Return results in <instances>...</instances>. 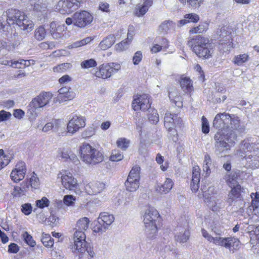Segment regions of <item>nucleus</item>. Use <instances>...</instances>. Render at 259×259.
Returning <instances> with one entry per match:
<instances>
[{"label":"nucleus","mask_w":259,"mask_h":259,"mask_svg":"<svg viewBox=\"0 0 259 259\" xmlns=\"http://www.w3.org/2000/svg\"><path fill=\"white\" fill-rule=\"evenodd\" d=\"M232 189L230 193L233 194L236 198H240L241 186L237 185L235 187H231Z\"/></svg>","instance_id":"63"},{"label":"nucleus","mask_w":259,"mask_h":259,"mask_svg":"<svg viewBox=\"0 0 259 259\" xmlns=\"http://www.w3.org/2000/svg\"><path fill=\"white\" fill-rule=\"evenodd\" d=\"M105 188V184L100 182L91 183L87 185L85 190L89 195H96L101 192Z\"/></svg>","instance_id":"20"},{"label":"nucleus","mask_w":259,"mask_h":259,"mask_svg":"<svg viewBox=\"0 0 259 259\" xmlns=\"http://www.w3.org/2000/svg\"><path fill=\"white\" fill-rule=\"evenodd\" d=\"M201 232L202 236L206 238L208 241L212 242L216 245V242L219 241L220 237H213L211 236L205 229H202Z\"/></svg>","instance_id":"50"},{"label":"nucleus","mask_w":259,"mask_h":259,"mask_svg":"<svg viewBox=\"0 0 259 259\" xmlns=\"http://www.w3.org/2000/svg\"><path fill=\"white\" fill-rule=\"evenodd\" d=\"M26 172L25 163L20 161L16 165L15 168L12 170L10 175L11 178L14 182L18 183L24 178Z\"/></svg>","instance_id":"16"},{"label":"nucleus","mask_w":259,"mask_h":259,"mask_svg":"<svg viewBox=\"0 0 259 259\" xmlns=\"http://www.w3.org/2000/svg\"><path fill=\"white\" fill-rule=\"evenodd\" d=\"M81 159L88 164H95L104 159L103 154L87 143H83L79 148Z\"/></svg>","instance_id":"3"},{"label":"nucleus","mask_w":259,"mask_h":259,"mask_svg":"<svg viewBox=\"0 0 259 259\" xmlns=\"http://www.w3.org/2000/svg\"><path fill=\"white\" fill-rule=\"evenodd\" d=\"M41 241L46 247H52L54 244V239L48 234H42Z\"/></svg>","instance_id":"40"},{"label":"nucleus","mask_w":259,"mask_h":259,"mask_svg":"<svg viewBox=\"0 0 259 259\" xmlns=\"http://www.w3.org/2000/svg\"><path fill=\"white\" fill-rule=\"evenodd\" d=\"M22 237L25 242L30 246L34 247L36 245L35 241L33 240L32 237L28 234L27 232H25L22 234Z\"/></svg>","instance_id":"48"},{"label":"nucleus","mask_w":259,"mask_h":259,"mask_svg":"<svg viewBox=\"0 0 259 259\" xmlns=\"http://www.w3.org/2000/svg\"><path fill=\"white\" fill-rule=\"evenodd\" d=\"M252 146L246 142L243 141L240 147V150L238 154L239 156L245 158L248 163V166L252 168L259 167V155H257V151H251Z\"/></svg>","instance_id":"4"},{"label":"nucleus","mask_w":259,"mask_h":259,"mask_svg":"<svg viewBox=\"0 0 259 259\" xmlns=\"http://www.w3.org/2000/svg\"><path fill=\"white\" fill-rule=\"evenodd\" d=\"M151 5H148L144 3L142 4H139L136 6L135 8V14L138 17H141L143 16L148 11L149 8Z\"/></svg>","instance_id":"30"},{"label":"nucleus","mask_w":259,"mask_h":259,"mask_svg":"<svg viewBox=\"0 0 259 259\" xmlns=\"http://www.w3.org/2000/svg\"><path fill=\"white\" fill-rule=\"evenodd\" d=\"M228 113L224 112L217 114L213 121V126L220 131H226L227 122H228Z\"/></svg>","instance_id":"18"},{"label":"nucleus","mask_w":259,"mask_h":259,"mask_svg":"<svg viewBox=\"0 0 259 259\" xmlns=\"http://www.w3.org/2000/svg\"><path fill=\"white\" fill-rule=\"evenodd\" d=\"M120 69L121 66L117 63H104L97 68L94 75L98 78L105 79L110 77Z\"/></svg>","instance_id":"7"},{"label":"nucleus","mask_w":259,"mask_h":259,"mask_svg":"<svg viewBox=\"0 0 259 259\" xmlns=\"http://www.w3.org/2000/svg\"><path fill=\"white\" fill-rule=\"evenodd\" d=\"M132 106L135 111L139 110L145 111L149 109L150 104L149 96L146 94L139 95L134 100Z\"/></svg>","instance_id":"15"},{"label":"nucleus","mask_w":259,"mask_h":259,"mask_svg":"<svg viewBox=\"0 0 259 259\" xmlns=\"http://www.w3.org/2000/svg\"><path fill=\"white\" fill-rule=\"evenodd\" d=\"M207 24H201L197 27H194L189 30V32L192 34L201 33L206 30Z\"/></svg>","instance_id":"49"},{"label":"nucleus","mask_w":259,"mask_h":259,"mask_svg":"<svg viewBox=\"0 0 259 259\" xmlns=\"http://www.w3.org/2000/svg\"><path fill=\"white\" fill-rule=\"evenodd\" d=\"M175 24L171 21H165L161 23L158 28V31L161 34L167 33L168 31L175 28Z\"/></svg>","instance_id":"29"},{"label":"nucleus","mask_w":259,"mask_h":259,"mask_svg":"<svg viewBox=\"0 0 259 259\" xmlns=\"http://www.w3.org/2000/svg\"><path fill=\"white\" fill-rule=\"evenodd\" d=\"M35 202L36 205L40 208L48 207L50 204V201L45 197H42L41 199L36 200Z\"/></svg>","instance_id":"55"},{"label":"nucleus","mask_w":259,"mask_h":259,"mask_svg":"<svg viewBox=\"0 0 259 259\" xmlns=\"http://www.w3.org/2000/svg\"><path fill=\"white\" fill-rule=\"evenodd\" d=\"M17 46L18 45L17 44L7 42L3 40H0V50L6 49L8 51H12L15 49Z\"/></svg>","instance_id":"45"},{"label":"nucleus","mask_w":259,"mask_h":259,"mask_svg":"<svg viewBox=\"0 0 259 259\" xmlns=\"http://www.w3.org/2000/svg\"><path fill=\"white\" fill-rule=\"evenodd\" d=\"M93 38L92 37H87L83 39L76 41L69 46L70 48H76L90 43Z\"/></svg>","instance_id":"37"},{"label":"nucleus","mask_w":259,"mask_h":259,"mask_svg":"<svg viewBox=\"0 0 259 259\" xmlns=\"http://www.w3.org/2000/svg\"><path fill=\"white\" fill-rule=\"evenodd\" d=\"M219 240V241L216 242L217 245L224 247L233 252L234 250L238 249L240 245L239 240L233 237L224 238L220 237Z\"/></svg>","instance_id":"11"},{"label":"nucleus","mask_w":259,"mask_h":259,"mask_svg":"<svg viewBox=\"0 0 259 259\" xmlns=\"http://www.w3.org/2000/svg\"><path fill=\"white\" fill-rule=\"evenodd\" d=\"M85 235L84 232L76 231L74 234V247L78 252L82 253L86 250Z\"/></svg>","instance_id":"17"},{"label":"nucleus","mask_w":259,"mask_h":259,"mask_svg":"<svg viewBox=\"0 0 259 259\" xmlns=\"http://www.w3.org/2000/svg\"><path fill=\"white\" fill-rule=\"evenodd\" d=\"M52 97V93L50 92H41L32 100L30 106L35 109L42 108L49 103Z\"/></svg>","instance_id":"14"},{"label":"nucleus","mask_w":259,"mask_h":259,"mask_svg":"<svg viewBox=\"0 0 259 259\" xmlns=\"http://www.w3.org/2000/svg\"><path fill=\"white\" fill-rule=\"evenodd\" d=\"M85 125V118L81 116L75 115L69 121L67 130V132L72 135L75 134Z\"/></svg>","instance_id":"10"},{"label":"nucleus","mask_w":259,"mask_h":259,"mask_svg":"<svg viewBox=\"0 0 259 259\" xmlns=\"http://www.w3.org/2000/svg\"><path fill=\"white\" fill-rule=\"evenodd\" d=\"M11 24L3 23H2L0 25L1 32L5 36H7L8 34L12 31L11 27Z\"/></svg>","instance_id":"53"},{"label":"nucleus","mask_w":259,"mask_h":259,"mask_svg":"<svg viewBox=\"0 0 259 259\" xmlns=\"http://www.w3.org/2000/svg\"><path fill=\"white\" fill-rule=\"evenodd\" d=\"M190 232L188 230H185L184 232H180L179 234L175 236L176 240L180 243L186 242L189 238Z\"/></svg>","instance_id":"39"},{"label":"nucleus","mask_w":259,"mask_h":259,"mask_svg":"<svg viewBox=\"0 0 259 259\" xmlns=\"http://www.w3.org/2000/svg\"><path fill=\"white\" fill-rule=\"evenodd\" d=\"M115 41L113 35H109L104 39L99 44V47L102 50H106L110 48Z\"/></svg>","instance_id":"27"},{"label":"nucleus","mask_w":259,"mask_h":259,"mask_svg":"<svg viewBox=\"0 0 259 259\" xmlns=\"http://www.w3.org/2000/svg\"><path fill=\"white\" fill-rule=\"evenodd\" d=\"M117 146L122 150H126L130 144V141L125 138H119L116 142Z\"/></svg>","instance_id":"46"},{"label":"nucleus","mask_w":259,"mask_h":259,"mask_svg":"<svg viewBox=\"0 0 259 259\" xmlns=\"http://www.w3.org/2000/svg\"><path fill=\"white\" fill-rule=\"evenodd\" d=\"M114 217L107 212H102L98 218V224L94 227V231L97 233H103L112 224Z\"/></svg>","instance_id":"9"},{"label":"nucleus","mask_w":259,"mask_h":259,"mask_svg":"<svg viewBox=\"0 0 259 259\" xmlns=\"http://www.w3.org/2000/svg\"><path fill=\"white\" fill-rule=\"evenodd\" d=\"M33 10L38 12H44L47 9V5L43 2V0H41V2H36L35 5L33 7Z\"/></svg>","instance_id":"60"},{"label":"nucleus","mask_w":259,"mask_h":259,"mask_svg":"<svg viewBox=\"0 0 259 259\" xmlns=\"http://www.w3.org/2000/svg\"><path fill=\"white\" fill-rule=\"evenodd\" d=\"M24 12L19 10L10 9L6 12V15H5L4 16L6 17L7 23L17 24L18 21H19L21 18L24 17Z\"/></svg>","instance_id":"19"},{"label":"nucleus","mask_w":259,"mask_h":259,"mask_svg":"<svg viewBox=\"0 0 259 259\" xmlns=\"http://www.w3.org/2000/svg\"><path fill=\"white\" fill-rule=\"evenodd\" d=\"M92 21V16L85 11L76 12L74 14V25L78 27H84L90 24Z\"/></svg>","instance_id":"12"},{"label":"nucleus","mask_w":259,"mask_h":259,"mask_svg":"<svg viewBox=\"0 0 259 259\" xmlns=\"http://www.w3.org/2000/svg\"><path fill=\"white\" fill-rule=\"evenodd\" d=\"M89 220L86 218L79 220L76 224V231H82L86 230L89 227Z\"/></svg>","instance_id":"33"},{"label":"nucleus","mask_w":259,"mask_h":259,"mask_svg":"<svg viewBox=\"0 0 259 259\" xmlns=\"http://www.w3.org/2000/svg\"><path fill=\"white\" fill-rule=\"evenodd\" d=\"M202 191L205 203L213 211H218L222 206V199L220 195H213L217 192L215 188L211 186Z\"/></svg>","instance_id":"5"},{"label":"nucleus","mask_w":259,"mask_h":259,"mask_svg":"<svg viewBox=\"0 0 259 259\" xmlns=\"http://www.w3.org/2000/svg\"><path fill=\"white\" fill-rule=\"evenodd\" d=\"M17 25L21 30L27 32H31L33 30L34 25L33 22L25 14L24 17L18 21Z\"/></svg>","instance_id":"21"},{"label":"nucleus","mask_w":259,"mask_h":259,"mask_svg":"<svg viewBox=\"0 0 259 259\" xmlns=\"http://www.w3.org/2000/svg\"><path fill=\"white\" fill-rule=\"evenodd\" d=\"M66 0H60L58 2L56 6V9L57 11L62 14H69L68 6Z\"/></svg>","instance_id":"35"},{"label":"nucleus","mask_w":259,"mask_h":259,"mask_svg":"<svg viewBox=\"0 0 259 259\" xmlns=\"http://www.w3.org/2000/svg\"><path fill=\"white\" fill-rule=\"evenodd\" d=\"M123 158V154L118 150H114L112 151L110 157V159L113 161H119Z\"/></svg>","instance_id":"51"},{"label":"nucleus","mask_w":259,"mask_h":259,"mask_svg":"<svg viewBox=\"0 0 259 259\" xmlns=\"http://www.w3.org/2000/svg\"><path fill=\"white\" fill-rule=\"evenodd\" d=\"M33 10L38 12H44L47 9V5L43 2V0H41V2H36L35 5L33 7Z\"/></svg>","instance_id":"59"},{"label":"nucleus","mask_w":259,"mask_h":259,"mask_svg":"<svg viewBox=\"0 0 259 259\" xmlns=\"http://www.w3.org/2000/svg\"><path fill=\"white\" fill-rule=\"evenodd\" d=\"M232 48H233L232 40H230L229 42L227 41H220L219 49L223 52H228Z\"/></svg>","instance_id":"41"},{"label":"nucleus","mask_w":259,"mask_h":259,"mask_svg":"<svg viewBox=\"0 0 259 259\" xmlns=\"http://www.w3.org/2000/svg\"><path fill=\"white\" fill-rule=\"evenodd\" d=\"M148 119L153 124L158 122L159 121V115L157 111L155 109H150L149 110Z\"/></svg>","instance_id":"44"},{"label":"nucleus","mask_w":259,"mask_h":259,"mask_svg":"<svg viewBox=\"0 0 259 259\" xmlns=\"http://www.w3.org/2000/svg\"><path fill=\"white\" fill-rule=\"evenodd\" d=\"M187 45L200 58L208 59L212 57L213 53L212 45L207 38L197 35L189 40Z\"/></svg>","instance_id":"2"},{"label":"nucleus","mask_w":259,"mask_h":259,"mask_svg":"<svg viewBox=\"0 0 259 259\" xmlns=\"http://www.w3.org/2000/svg\"><path fill=\"white\" fill-rule=\"evenodd\" d=\"M238 174L236 172L232 171L230 174L225 176V180L228 185L230 187H235L239 185L238 182Z\"/></svg>","instance_id":"28"},{"label":"nucleus","mask_w":259,"mask_h":259,"mask_svg":"<svg viewBox=\"0 0 259 259\" xmlns=\"http://www.w3.org/2000/svg\"><path fill=\"white\" fill-rule=\"evenodd\" d=\"M58 176L61 177L62 184L66 189L73 190L77 188V181L70 172L66 170L62 171Z\"/></svg>","instance_id":"13"},{"label":"nucleus","mask_w":259,"mask_h":259,"mask_svg":"<svg viewBox=\"0 0 259 259\" xmlns=\"http://www.w3.org/2000/svg\"><path fill=\"white\" fill-rule=\"evenodd\" d=\"M180 85L182 89L185 92L190 93L193 90L192 80L184 75L181 77Z\"/></svg>","instance_id":"25"},{"label":"nucleus","mask_w":259,"mask_h":259,"mask_svg":"<svg viewBox=\"0 0 259 259\" xmlns=\"http://www.w3.org/2000/svg\"><path fill=\"white\" fill-rule=\"evenodd\" d=\"M199 20V16L195 13L185 15L184 19L178 21L180 26L184 25L188 23H196Z\"/></svg>","instance_id":"26"},{"label":"nucleus","mask_w":259,"mask_h":259,"mask_svg":"<svg viewBox=\"0 0 259 259\" xmlns=\"http://www.w3.org/2000/svg\"><path fill=\"white\" fill-rule=\"evenodd\" d=\"M12 194L15 197H20L25 195V189L21 188L19 186H15Z\"/></svg>","instance_id":"54"},{"label":"nucleus","mask_w":259,"mask_h":259,"mask_svg":"<svg viewBox=\"0 0 259 259\" xmlns=\"http://www.w3.org/2000/svg\"><path fill=\"white\" fill-rule=\"evenodd\" d=\"M169 98L176 106L178 107L182 106V103L180 101L181 97L178 96V92L175 88L172 89V90L169 92Z\"/></svg>","instance_id":"31"},{"label":"nucleus","mask_w":259,"mask_h":259,"mask_svg":"<svg viewBox=\"0 0 259 259\" xmlns=\"http://www.w3.org/2000/svg\"><path fill=\"white\" fill-rule=\"evenodd\" d=\"M174 185L172 181L169 178H166L164 183L158 184L155 187V190L160 194H166L171 189Z\"/></svg>","instance_id":"23"},{"label":"nucleus","mask_w":259,"mask_h":259,"mask_svg":"<svg viewBox=\"0 0 259 259\" xmlns=\"http://www.w3.org/2000/svg\"><path fill=\"white\" fill-rule=\"evenodd\" d=\"M50 33L54 38L59 39L63 36L64 26L58 25L55 22L50 23Z\"/></svg>","instance_id":"22"},{"label":"nucleus","mask_w":259,"mask_h":259,"mask_svg":"<svg viewBox=\"0 0 259 259\" xmlns=\"http://www.w3.org/2000/svg\"><path fill=\"white\" fill-rule=\"evenodd\" d=\"M192 180L196 182L197 180H200V168L198 166L193 167Z\"/></svg>","instance_id":"64"},{"label":"nucleus","mask_w":259,"mask_h":259,"mask_svg":"<svg viewBox=\"0 0 259 259\" xmlns=\"http://www.w3.org/2000/svg\"><path fill=\"white\" fill-rule=\"evenodd\" d=\"M59 127V120H55L47 123L41 128L44 132H48L54 128H58Z\"/></svg>","instance_id":"38"},{"label":"nucleus","mask_w":259,"mask_h":259,"mask_svg":"<svg viewBox=\"0 0 259 259\" xmlns=\"http://www.w3.org/2000/svg\"><path fill=\"white\" fill-rule=\"evenodd\" d=\"M21 211L25 215H29L32 211V207L30 203H26L21 205Z\"/></svg>","instance_id":"57"},{"label":"nucleus","mask_w":259,"mask_h":259,"mask_svg":"<svg viewBox=\"0 0 259 259\" xmlns=\"http://www.w3.org/2000/svg\"><path fill=\"white\" fill-rule=\"evenodd\" d=\"M140 167L135 165L133 167L124 183L126 190L130 192H135L139 187L140 179Z\"/></svg>","instance_id":"8"},{"label":"nucleus","mask_w":259,"mask_h":259,"mask_svg":"<svg viewBox=\"0 0 259 259\" xmlns=\"http://www.w3.org/2000/svg\"><path fill=\"white\" fill-rule=\"evenodd\" d=\"M70 64L68 63L60 64L53 68L55 72H62L67 70L70 67Z\"/></svg>","instance_id":"52"},{"label":"nucleus","mask_w":259,"mask_h":259,"mask_svg":"<svg viewBox=\"0 0 259 259\" xmlns=\"http://www.w3.org/2000/svg\"><path fill=\"white\" fill-rule=\"evenodd\" d=\"M47 34L46 30L42 26L36 28L34 32V37L38 41L43 40Z\"/></svg>","instance_id":"32"},{"label":"nucleus","mask_w":259,"mask_h":259,"mask_svg":"<svg viewBox=\"0 0 259 259\" xmlns=\"http://www.w3.org/2000/svg\"><path fill=\"white\" fill-rule=\"evenodd\" d=\"M97 65V62L94 59L84 60L80 63V66L83 69H89L96 67Z\"/></svg>","instance_id":"42"},{"label":"nucleus","mask_w":259,"mask_h":259,"mask_svg":"<svg viewBox=\"0 0 259 259\" xmlns=\"http://www.w3.org/2000/svg\"><path fill=\"white\" fill-rule=\"evenodd\" d=\"M249 57L247 54H240L235 56L233 59V62L235 64L240 66L249 60Z\"/></svg>","instance_id":"34"},{"label":"nucleus","mask_w":259,"mask_h":259,"mask_svg":"<svg viewBox=\"0 0 259 259\" xmlns=\"http://www.w3.org/2000/svg\"><path fill=\"white\" fill-rule=\"evenodd\" d=\"M226 131H218L214 136V146L218 153L226 152L233 146L237 138L236 131L241 132L243 127L240 125L239 118L234 114L228 113Z\"/></svg>","instance_id":"1"},{"label":"nucleus","mask_w":259,"mask_h":259,"mask_svg":"<svg viewBox=\"0 0 259 259\" xmlns=\"http://www.w3.org/2000/svg\"><path fill=\"white\" fill-rule=\"evenodd\" d=\"M10 160L8 157L4 154H0V170L9 164Z\"/></svg>","instance_id":"61"},{"label":"nucleus","mask_w":259,"mask_h":259,"mask_svg":"<svg viewBox=\"0 0 259 259\" xmlns=\"http://www.w3.org/2000/svg\"><path fill=\"white\" fill-rule=\"evenodd\" d=\"M76 201V197L71 195H67L64 196L63 202L64 204L68 206H74Z\"/></svg>","instance_id":"47"},{"label":"nucleus","mask_w":259,"mask_h":259,"mask_svg":"<svg viewBox=\"0 0 259 259\" xmlns=\"http://www.w3.org/2000/svg\"><path fill=\"white\" fill-rule=\"evenodd\" d=\"M202 132L204 134H207L209 132L208 121L204 116L202 117Z\"/></svg>","instance_id":"62"},{"label":"nucleus","mask_w":259,"mask_h":259,"mask_svg":"<svg viewBox=\"0 0 259 259\" xmlns=\"http://www.w3.org/2000/svg\"><path fill=\"white\" fill-rule=\"evenodd\" d=\"M29 185L33 188L36 189L39 185V181L36 175L33 172V175L30 179Z\"/></svg>","instance_id":"56"},{"label":"nucleus","mask_w":259,"mask_h":259,"mask_svg":"<svg viewBox=\"0 0 259 259\" xmlns=\"http://www.w3.org/2000/svg\"><path fill=\"white\" fill-rule=\"evenodd\" d=\"M159 216L158 211L155 208L149 207L146 209L143 216V221L146 231L149 232V234L154 235L156 233V221Z\"/></svg>","instance_id":"6"},{"label":"nucleus","mask_w":259,"mask_h":259,"mask_svg":"<svg viewBox=\"0 0 259 259\" xmlns=\"http://www.w3.org/2000/svg\"><path fill=\"white\" fill-rule=\"evenodd\" d=\"M33 10L38 12H44L47 9V5L43 2V0H41V2H36L35 5L33 7Z\"/></svg>","instance_id":"58"},{"label":"nucleus","mask_w":259,"mask_h":259,"mask_svg":"<svg viewBox=\"0 0 259 259\" xmlns=\"http://www.w3.org/2000/svg\"><path fill=\"white\" fill-rule=\"evenodd\" d=\"M69 10V14L75 11L80 7V2L77 0H66Z\"/></svg>","instance_id":"36"},{"label":"nucleus","mask_w":259,"mask_h":259,"mask_svg":"<svg viewBox=\"0 0 259 259\" xmlns=\"http://www.w3.org/2000/svg\"><path fill=\"white\" fill-rule=\"evenodd\" d=\"M61 157L64 160L69 158L71 160H73L74 162L75 160L78 161L77 157L75 155L71 154L70 151L69 150L63 149L61 153Z\"/></svg>","instance_id":"43"},{"label":"nucleus","mask_w":259,"mask_h":259,"mask_svg":"<svg viewBox=\"0 0 259 259\" xmlns=\"http://www.w3.org/2000/svg\"><path fill=\"white\" fill-rule=\"evenodd\" d=\"M218 34L219 36V41H227L229 42L230 40H232L231 29L228 26L221 27L220 30L218 31Z\"/></svg>","instance_id":"24"}]
</instances>
